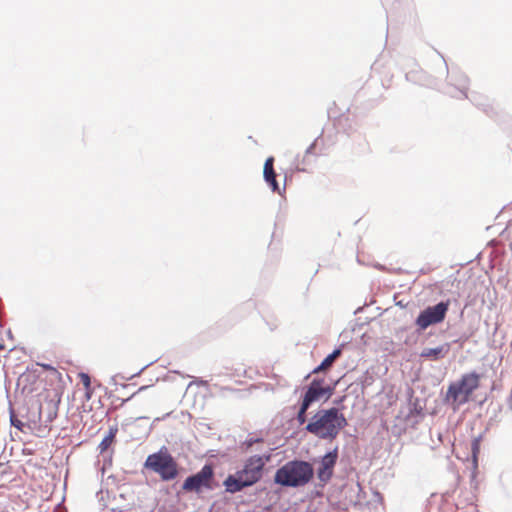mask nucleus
<instances>
[{
	"label": "nucleus",
	"mask_w": 512,
	"mask_h": 512,
	"mask_svg": "<svg viewBox=\"0 0 512 512\" xmlns=\"http://www.w3.org/2000/svg\"><path fill=\"white\" fill-rule=\"evenodd\" d=\"M321 383L322 381L319 380L312 381L302 401L305 405L310 406L313 402L319 400L324 395L327 397L331 396V389L329 387H322Z\"/></svg>",
	"instance_id": "obj_9"
},
{
	"label": "nucleus",
	"mask_w": 512,
	"mask_h": 512,
	"mask_svg": "<svg viewBox=\"0 0 512 512\" xmlns=\"http://www.w3.org/2000/svg\"><path fill=\"white\" fill-rule=\"evenodd\" d=\"M259 441H262L261 439H256L255 442H259ZM254 443V441L250 440L248 442V446H251L252 444Z\"/></svg>",
	"instance_id": "obj_19"
},
{
	"label": "nucleus",
	"mask_w": 512,
	"mask_h": 512,
	"mask_svg": "<svg viewBox=\"0 0 512 512\" xmlns=\"http://www.w3.org/2000/svg\"><path fill=\"white\" fill-rule=\"evenodd\" d=\"M270 458L269 454L253 455L247 458L241 470L234 475H229L224 480L225 490L233 494L259 482L263 477L265 465L270 461Z\"/></svg>",
	"instance_id": "obj_1"
},
{
	"label": "nucleus",
	"mask_w": 512,
	"mask_h": 512,
	"mask_svg": "<svg viewBox=\"0 0 512 512\" xmlns=\"http://www.w3.org/2000/svg\"><path fill=\"white\" fill-rule=\"evenodd\" d=\"M214 471L211 465H204L202 469L186 478L182 485V489L186 492L199 493L202 489H212V481Z\"/></svg>",
	"instance_id": "obj_6"
},
{
	"label": "nucleus",
	"mask_w": 512,
	"mask_h": 512,
	"mask_svg": "<svg viewBox=\"0 0 512 512\" xmlns=\"http://www.w3.org/2000/svg\"><path fill=\"white\" fill-rule=\"evenodd\" d=\"M3 349H4V345L0 344V351H2Z\"/></svg>",
	"instance_id": "obj_20"
},
{
	"label": "nucleus",
	"mask_w": 512,
	"mask_h": 512,
	"mask_svg": "<svg viewBox=\"0 0 512 512\" xmlns=\"http://www.w3.org/2000/svg\"><path fill=\"white\" fill-rule=\"evenodd\" d=\"M448 307V302H440L435 306L428 307L418 316V326L425 329L430 325L442 322L446 316Z\"/></svg>",
	"instance_id": "obj_7"
},
{
	"label": "nucleus",
	"mask_w": 512,
	"mask_h": 512,
	"mask_svg": "<svg viewBox=\"0 0 512 512\" xmlns=\"http://www.w3.org/2000/svg\"><path fill=\"white\" fill-rule=\"evenodd\" d=\"M40 367H42L44 370L46 371H50L51 373L57 375L59 378H61V373L53 366L49 365V364H38Z\"/></svg>",
	"instance_id": "obj_16"
},
{
	"label": "nucleus",
	"mask_w": 512,
	"mask_h": 512,
	"mask_svg": "<svg viewBox=\"0 0 512 512\" xmlns=\"http://www.w3.org/2000/svg\"><path fill=\"white\" fill-rule=\"evenodd\" d=\"M11 424L19 430L23 429V422L14 416H11Z\"/></svg>",
	"instance_id": "obj_17"
},
{
	"label": "nucleus",
	"mask_w": 512,
	"mask_h": 512,
	"mask_svg": "<svg viewBox=\"0 0 512 512\" xmlns=\"http://www.w3.org/2000/svg\"><path fill=\"white\" fill-rule=\"evenodd\" d=\"M112 437H113V436H111V437H107V438H105V439L101 442L102 450H104V449H106V448H107V446L109 445V443H110V442H111V440H112Z\"/></svg>",
	"instance_id": "obj_18"
},
{
	"label": "nucleus",
	"mask_w": 512,
	"mask_h": 512,
	"mask_svg": "<svg viewBox=\"0 0 512 512\" xmlns=\"http://www.w3.org/2000/svg\"><path fill=\"white\" fill-rule=\"evenodd\" d=\"M341 355V350L340 349H336L334 350L331 354H329L323 361L322 363L316 367L312 373L316 374V373H319L321 371H325L326 369H328L329 367L332 366L333 362Z\"/></svg>",
	"instance_id": "obj_12"
},
{
	"label": "nucleus",
	"mask_w": 512,
	"mask_h": 512,
	"mask_svg": "<svg viewBox=\"0 0 512 512\" xmlns=\"http://www.w3.org/2000/svg\"><path fill=\"white\" fill-rule=\"evenodd\" d=\"M308 408L309 406L305 405V403L302 402L297 414V421L299 422V424H304L306 422V411Z\"/></svg>",
	"instance_id": "obj_15"
},
{
	"label": "nucleus",
	"mask_w": 512,
	"mask_h": 512,
	"mask_svg": "<svg viewBox=\"0 0 512 512\" xmlns=\"http://www.w3.org/2000/svg\"><path fill=\"white\" fill-rule=\"evenodd\" d=\"M79 378H80L83 386L85 387L87 399H90L91 394H92L90 376L87 373L82 372L79 374Z\"/></svg>",
	"instance_id": "obj_14"
},
{
	"label": "nucleus",
	"mask_w": 512,
	"mask_h": 512,
	"mask_svg": "<svg viewBox=\"0 0 512 512\" xmlns=\"http://www.w3.org/2000/svg\"><path fill=\"white\" fill-rule=\"evenodd\" d=\"M338 458V451L337 449H334L331 452H328L326 455H324L321 459L320 466L318 468L317 474L318 478L322 482H328L332 475L333 470L336 465Z\"/></svg>",
	"instance_id": "obj_8"
},
{
	"label": "nucleus",
	"mask_w": 512,
	"mask_h": 512,
	"mask_svg": "<svg viewBox=\"0 0 512 512\" xmlns=\"http://www.w3.org/2000/svg\"><path fill=\"white\" fill-rule=\"evenodd\" d=\"M480 385V375L471 372L461 376L455 382L449 384L446 392V401L449 402L454 409H458L461 405L467 403L473 392Z\"/></svg>",
	"instance_id": "obj_4"
},
{
	"label": "nucleus",
	"mask_w": 512,
	"mask_h": 512,
	"mask_svg": "<svg viewBox=\"0 0 512 512\" xmlns=\"http://www.w3.org/2000/svg\"><path fill=\"white\" fill-rule=\"evenodd\" d=\"M144 468L159 475L163 481L174 480L179 474V466L166 448L148 455Z\"/></svg>",
	"instance_id": "obj_5"
},
{
	"label": "nucleus",
	"mask_w": 512,
	"mask_h": 512,
	"mask_svg": "<svg viewBox=\"0 0 512 512\" xmlns=\"http://www.w3.org/2000/svg\"><path fill=\"white\" fill-rule=\"evenodd\" d=\"M313 477V467L305 461H290L276 471L274 480L277 484L297 487L307 484Z\"/></svg>",
	"instance_id": "obj_3"
},
{
	"label": "nucleus",
	"mask_w": 512,
	"mask_h": 512,
	"mask_svg": "<svg viewBox=\"0 0 512 512\" xmlns=\"http://www.w3.org/2000/svg\"><path fill=\"white\" fill-rule=\"evenodd\" d=\"M347 425L345 416L337 408L318 411L306 426V430L321 439H335Z\"/></svg>",
	"instance_id": "obj_2"
},
{
	"label": "nucleus",
	"mask_w": 512,
	"mask_h": 512,
	"mask_svg": "<svg viewBox=\"0 0 512 512\" xmlns=\"http://www.w3.org/2000/svg\"><path fill=\"white\" fill-rule=\"evenodd\" d=\"M450 351V344L445 343L435 348H425L421 352V357L429 360H439L444 358Z\"/></svg>",
	"instance_id": "obj_11"
},
{
	"label": "nucleus",
	"mask_w": 512,
	"mask_h": 512,
	"mask_svg": "<svg viewBox=\"0 0 512 512\" xmlns=\"http://www.w3.org/2000/svg\"><path fill=\"white\" fill-rule=\"evenodd\" d=\"M480 441L481 439L479 437H476L472 440L471 443L472 461L475 468L477 467L478 464V455L480 453Z\"/></svg>",
	"instance_id": "obj_13"
},
{
	"label": "nucleus",
	"mask_w": 512,
	"mask_h": 512,
	"mask_svg": "<svg viewBox=\"0 0 512 512\" xmlns=\"http://www.w3.org/2000/svg\"><path fill=\"white\" fill-rule=\"evenodd\" d=\"M264 179L267 184L271 187L273 192H279V186L276 181V173L274 171V158L268 157L264 163L263 170Z\"/></svg>",
	"instance_id": "obj_10"
}]
</instances>
